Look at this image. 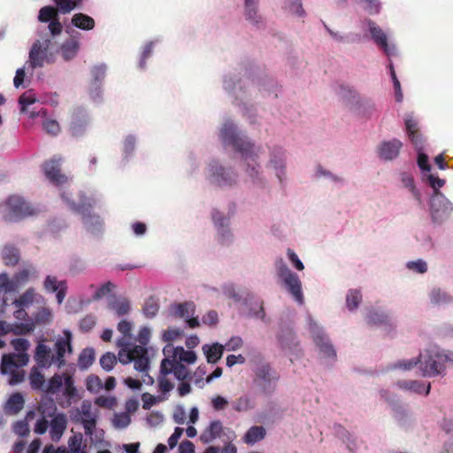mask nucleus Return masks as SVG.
I'll return each instance as SVG.
<instances>
[{
  "label": "nucleus",
  "mask_w": 453,
  "mask_h": 453,
  "mask_svg": "<svg viewBox=\"0 0 453 453\" xmlns=\"http://www.w3.org/2000/svg\"><path fill=\"white\" fill-rule=\"evenodd\" d=\"M35 102L36 98L32 91H27L23 93L19 99L21 112L27 114L30 118H35L36 116L43 117V130L50 135H58L61 131V127L59 123L55 119L47 117V112L44 110H40L38 111H35V110H29V106L34 104Z\"/></svg>",
  "instance_id": "15"
},
{
  "label": "nucleus",
  "mask_w": 453,
  "mask_h": 453,
  "mask_svg": "<svg viewBox=\"0 0 453 453\" xmlns=\"http://www.w3.org/2000/svg\"><path fill=\"white\" fill-rule=\"evenodd\" d=\"M132 328L133 324L126 319H122L118 324V330L123 334L117 342L120 348L118 354L119 361L123 365L134 362V367L136 371L145 372L149 365L148 352L145 348L129 342L132 338Z\"/></svg>",
  "instance_id": "6"
},
{
  "label": "nucleus",
  "mask_w": 453,
  "mask_h": 453,
  "mask_svg": "<svg viewBox=\"0 0 453 453\" xmlns=\"http://www.w3.org/2000/svg\"><path fill=\"white\" fill-rule=\"evenodd\" d=\"M439 189H433L434 192L429 199L430 216L433 222L436 224L446 221L453 211L452 203Z\"/></svg>",
  "instance_id": "16"
},
{
  "label": "nucleus",
  "mask_w": 453,
  "mask_h": 453,
  "mask_svg": "<svg viewBox=\"0 0 453 453\" xmlns=\"http://www.w3.org/2000/svg\"><path fill=\"white\" fill-rule=\"evenodd\" d=\"M95 360V352L93 349H84L78 358V365L80 369L85 370L88 369Z\"/></svg>",
  "instance_id": "58"
},
{
  "label": "nucleus",
  "mask_w": 453,
  "mask_h": 453,
  "mask_svg": "<svg viewBox=\"0 0 453 453\" xmlns=\"http://www.w3.org/2000/svg\"><path fill=\"white\" fill-rule=\"evenodd\" d=\"M365 24L374 43L380 48L387 56H395L397 53L396 46L390 41V36L371 19L366 20Z\"/></svg>",
  "instance_id": "21"
},
{
  "label": "nucleus",
  "mask_w": 453,
  "mask_h": 453,
  "mask_svg": "<svg viewBox=\"0 0 453 453\" xmlns=\"http://www.w3.org/2000/svg\"><path fill=\"white\" fill-rule=\"evenodd\" d=\"M305 323L306 328L319 350L320 358L326 364L334 362L336 358V350L326 334L324 327L310 313H307L305 316Z\"/></svg>",
  "instance_id": "12"
},
{
  "label": "nucleus",
  "mask_w": 453,
  "mask_h": 453,
  "mask_svg": "<svg viewBox=\"0 0 453 453\" xmlns=\"http://www.w3.org/2000/svg\"><path fill=\"white\" fill-rule=\"evenodd\" d=\"M267 160L265 168L271 171L279 184L283 185L288 179V150L281 145H266Z\"/></svg>",
  "instance_id": "14"
},
{
  "label": "nucleus",
  "mask_w": 453,
  "mask_h": 453,
  "mask_svg": "<svg viewBox=\"0 0 453 453\" xmlns=\"http://www.w3.org/2000/svg\"><path fill=\"white\" fill-rule=\"evenodd\" d=\"M89 124V116L88 111L81 107L75 108L73 111L70 123V133L73 136H82Z\"/></svg>",
  "instance_id": "28"
},
{
  "label": "nucleus",
  "mask_w": 453,
  "mask_h": 453,
  "mask_svg": "<svg viewBox=\"0 0 453 453\" xmlns=\"http://www.w3.org/2000/svg\"><path fill=\"white\" fill-rule=\"evenodd\" d=\"M11 343L16 352L3 355L0 371L2 374L9 375V384L17 385L25 379V372L22 368L29 361L27 351L30 344L24 338L14 339Z\"/></svg>",
  "instance_id": "8"
},
{
  "label": "nucleus",
  "mask_w": 453,
  "mask_h": 453,
  "mask_svg": "<svg viewBox=\"0 0 453 453\" xmlns=\"http://www.w3.org/2000/svg\"><path fill=\"white\" fill-rule=\"evenodd\" d=\"M219 138L225 147H231L235 152L240 154L249 181L256 188H263L266 187L268 180L260 164V157L265 152V148L255 144L229 119L222 123L219 132Z\"/></svg>",
  "instance_id": "1"
},
{
  "label": "nucleus",
  "mask_w": 453,
  "mask_h": 453,
  "mask_svg": "<svg viewBox=\"0 0 453 453\" xmlns=\"http://www.w3.org/2000/svg\"><path fill=\"white\" fill-rule=\"evenodd\" d=\"M278 342L280 348L288 355L299 356L301 351L299 342L291 327H281L278 334Z\"/></svg>",
  "instance_id": "26"
},
{
  "label": "nucleus",
  "mask_w": 453,
  "mask_h": 453,
  "mask_svg": "<svg viewBox=\"0 0 453 453\" xmlns=\"http://www.w3.org/2000/svg\"><path fill=\"white\" fill-rule=\"evenodd\" d=\"M165 357L179 363L194 364L196 361V355L193 350H186L183 347H174L172 343L166 344L163 349Z\"/></svg>",
  "instance_id": "30"
},
{
  "label": "nucleus",
  "mask_w": 453,
  "mask_h": 453,
  "mask_svg": "<svg viewBox=\"0 0 453 453\" xmlns=\"http://www.w3.org/2000/svg\"><path fill=\"white\" fill-rule=\"evenodd\" d=\"M265 436V429L261 426H251L245 434L243 441L246 444L253 445L263 440Z\"/></svg>",
  "instance_id": "50"
},
{
  "label": "nucleus",
  "mask_w": 453,
  "mask_h": 453,
  "mask_svg": "<svg viewBox=\"0 0 453 453\" xmlns=\"http://www.w3.org/2000/svg\"><path fill=\"white\" fill-rule=\"evenodd\" d=\"M415 366L418 367V357L398 360L390 365V369L406 372L411 371Z\"/></svg>",
  "instance_id": "60"
},
{
  "label": "nucleus",
  "mask_w": 453,
  "mask_h": 453,
  "mask_svg": "<svg viewBox=\"0 0 453 453\" xmlns=\"http://www.w3.org/2000/svg\"><path fill=\"white\" fill-rule=\"evenodd\" d=\"M169 373H165L162 366L160 365V373L157 377V391L160 393V395H165L169 397V393L173 389L174 384L172 382L168 376Z\"/></svg>",
  "instance_id": "49"
},
{
  "label": "nucleus",
  "mask_w": 453,
  "mask_h": 453,
  "mask_svg": "<svg viewBox=\"0 0 453 453\" xmlns=\"http://www.w3.org/2000/svg\"><path fill=\"white\" fill-rule=\"evenodd\" d=\"M34 273H35V270L32 266L22 268L17 272L12 277L16 290L27 284Z\"/></svg>",
  "instance_id": "53"
},
{
  "label": "nucleus",
  "mask_w": 453,
  "mask_h": 453,
  "mask_svg": "<svg viewBox=\"0 0 453 453\" xmlns=\"http://www.w3.org/2000/svg\"><path fill=\"white\" fill-rule=\"evenodd\" d=\"M131 423V417L127 412H115L113 414L111 424L116 429H125Z\"/></svg>",
  "instance_id": "59"
},
{
  "label": "nucleus",
  "mask_w": 453,
  "mask_h": 453,
  "mask_svg": "<svg viewBox=\"0 0 453 453\" xmlns=\"http://www.w3.org/2000/svg\"><path fill=\"white\" fill-rule=\"evenodd\" d=\"M339 96L344 99L351 107L354 104V103L357 101V99L359 97V94L353 88L347 84H340L339 85V90H338Z\"/></svg>",
  "instance_id": "55"
},
{
  "label": "nucleus",
  "mask_w": 453,
  "mask_h": 453,
  "mask_svg": "<svg viewBox=\"0 0 453 453\" xmlns=\"http://www.w3.org/2000/svg\"><path fill=\"white\" fill-rule=\"evenodd\" d=\"M61 160L60 157L55 156L43 165V172L46 178L53 185L58 187H62L68 181V178L60 172Z\"/></svg>",
  "instance_id": "27"
},
{
  "label": "nucleus",
  "mask_w": 453,
  "mask_h": 453,
  "mask_svg": "<svg viewBox=\"0 0 453 453\" xmlns=\"http://www.w3.org/2000/svg\"><path fill=\"white\" fill-rule=\"evenodd\" d=\"M200 160L194 153H189L187 156L185 162V173L188 178H196L200 171Z\"/></svg>",
  "instance_id": "47"
},
{
  "label": "nucleus",
  "mask_w": 453,
  "mask_h": 453,
  "mask_svg": "<svg viewBox=\"0 0 453 453\" xmlns=\"http://www.w3.org/2000/svg\"><path fill=\"white\" fill-rule=\"evenodd\" d=\"M364 297L360 288H349L345 294V308L351 313L355 314L359 310Z\"/></svg>",
  "instance_id": "38"
},
{
  "label": "nucleus",
  "mask_w": 453,
  "mask_h": 453,
  "mask_svg": "<svg viewBox=\"0 0 453 453\" xmlns=\"http://www.w3.org/2000/svg\"><path fill=\"white\" fill-rule=\"evenodd\" d=\"M217 438H225L226 441H232L235 438V434L233 430L224 427L220 420H213L200 434V440L207 444Z\"/></svg>",
  "instance_id": "23"
},
{
  "label": "nucleus",
  "mask_w": 453,
  "mask_h": 453,
  "mask_svg": "<svg viewBox=\"0 0 453 453\" xmlns=\"http://www.w3.org/2000/svg\"><path fill=\"white\" fill-rule=\"evenodd\" d=\"M54 38L55 37H51L50 35L42 34L40 35V38L32 44L29 50L28 60L23 67L16 71L13 79V85L16 88L21 86L26 87V85H24L26 68L35 70L42 67L45 64H52L55 62L56 55L52 50Z\"/></svg>",
  "instance_id": "5"
},
{
  "label": "nucleus",
  "mask_w": 453,
  "mask_h": 453,
  "mask_svg": "<svg viewBox=\"0 0 453 453\" xmlns=\"http://www.w3.org/2000/svg\"><path fill=\"white\" fill-rule=\"evenodd\" d=\"M83 0H54L58 9L48 5L39 11L38 19L42 23H49L47 29L51 37L59 35L63 26L59 21L58 13L67 14L76 8H80Z\"/></svg>",
  "instance_id": "10"
},
{
  "label": "nucleus",
  "mask_w": 453,
  "mask_h": 453,
  "mask_svg": "<svg viewBox=\"0 0 453 453\" xmlns=\"http://www.w3.org/2000/svg\"><path fill=\"white\" fill-rule=\"evenodd\" d=\"M195 308L192 302L174 303L170 306L169 312L172 316L184 319L190 328H196L199 326V320L197 317H194Z\"/></svg>",
  "instance_id": "25"
},
{
  "label": "nucleus",
  "mask_w": 453,
  "mask_h": 453,
  "mask_svg": "<svg viewBox=\"0 0 453 453\" xmlns=\"http://www.w3.org/2000/svg\"><path fill=\"white\" fill-rule=\"evenodd\" d=\"M1 257L7 265H15L19 260V250L12 244L4 245L1 250Z\"/></svg>",
  "instance_id": "46"
},
{
  "label": "nucleus",
  "mask_w": 453,
  "mask_h": 453,
  "mask_svg": "<svg viewBox=\"0 0 453 453\" xmlns=\"http://www.w3.org/2000/svg\"><path fill=\"white\" fill-rule=\"evenodd\" d=\"M63 201L66 203L71 211L81 215L83 224L88 231L94 234H97L103 231L104 222L102 219L91 213V209L99 202V198L96 196H86L84 193H79L75 198L69 191L64 190L61 193Z\"/></svg>",
  "instance_id": "7"
},
{
  "label": "nucleus",
  "mask_w": 453,
  "mask_h": 453,
  "mask_svg": "<svg viewBox=\"0 0 453 453\" xmlns=\"http://www.w3.org/2000/svg\"><path fill=\"white\" fill-rule=\"evenodd\" d=\"M36 296L37 294L35 288H29L22 295H20L19 298L13 301V305L16 308H28L34 303Z\"/></svg>",
  "instance_id": "51"
},
{
  "label": "nucleus",
  "mask_w": 453,
  "mask_h": 453,
  "mask_svg": "<svg viewBox=\"0 0 453 453\" xmlns=\"http://www.w3.org/2000/svg\"><path fill=\"white\" fill-rule=\"evenodd\" d=\"M107 65L105 64L95 65L90 68V81L88 92L91 100L101 103L103 100L104 83L106 77Z\"/></svg>",
  "instance_id": "19"
},
{
  "label": "nucleus",
  "mask_w": 453,
  "mask_h": 453,
  "mask_svg": "<svg viewBox=\"0 0 453 453\" xmlns=\"http://www.w3.org/2000/svg\"><path fill=\"white\" fill-rule=\"evenodd\" d=\"M204 179L212 187L226 189L237 185L239 175L232 167L225 166L217 158L206 162Z\"/></svg>",
  "instance_id": "11"
},
{
  "label": "nucleus",
  "mask_w": 453,
  "mask_h": 453,
  "mask_svg": "<svg viewBox=\"0 0 453 453\" xmlns=\"http://www.w3.org/2000/svg\"><path fill=\"white\" fill-rule=\"evenodd\" d=\"M71 23L73 27L84 31L93 30L96 27L95 19L82 12L73 14L71 19Z\"/></svg>",
  "instance_id": "43"
},
{
  "label": "nucleus",
  "mask_w": 453,
  "mask_h": 453,
  "mask_svg": "<svg viewBox=\"0 0 453 453\" xmlns=\"http://www.w3.org/2000/svg\"><path fill=\"white\" fill-rule=\"evenodd\" d=\"M339 437L342 439L343 443L346 444L349 451H354L357 449V439L355 435L343 428H340L338 431Z\"/></svg>",
  "instance_id": "64"
},
{
  "label": "nucleus",
  "mask_w": 453,
  "mask_h": 453,
  "mask_svg": "<svg viewBox=\"0 0 453 453\" xmlns=\"http://www.w3.org/2000/svg\"><path fill=\"white\" fill-rule=\"evenodd\" d=\"M160 365L165 373H173L178 380H185L190 376L188 369L183 364L172 360L169 357H165L161 361Z\"/></svg>",
  "instance_id": "32"
},
{
  "label": "nucleus",
  "mask_w": 453,
  "mask_h": 453,
  "mask_svg": "<svg viewBox=\"0 0 453 453\" xmlns=\"http://www.w3.org/2000/svg\"><path fill=\"white\" fill-rule=\"evenodd\" d=\"M278 380V373L267 363L257 365L254 370L253 385L261 393H272Z\"/></svg>",
  "instance_id": "17"
},
{
  "label": "nucleus",
  "mask_w": 453,
  "mask_h": 453,
  "mask_svg": "<svg viewBox=\"0 0 453 453\" xmlns=\"http://www.w3.org/2000/svg\"><path fill=\"white\" fill-rule=\"evenodd\" d=\"M137 143V138L134 134H127L123 140L122 145V161L128 162L134 154Z\"/></svg>",
  "instance_id": "45"
},
{
  "label": "nucleus",
  "mask_w": 453,
  "mask_h": 453,
  "mask_svg": "<svg viewBox=\"0 0 453 453\" xmlns=\"http://www.w3.org/2000/svg\"><path fill=\"white\" fill-rule=\"evenodd\" d=\"M284 9L300 18L305 16V11L303 8L301 0H285Z\"/></svg>",
  "instance_id": "61"
},
{
  "label": "nucleus",
  "mask_w": 453,
  "mask_h": 453,
  "mask_svg": "<svg viewBox=\"0 0 453 453\" xmlns=\"http://www.w3.org/2000/svg\"><path fill=\"white\" fill-rule=\"evenodd\" d=\"M80 47L79 41L73 37H70L59 45L57 52L65 62H70L77 57Z\"/></svg>",
  "instance_id": "35"
},
{
  "label": "nucleus",
  "mask_w": 453,
  "mask_h": 453,
  "mask_svg": "<svg viewBox=\"0 0 453 453\" xmlns=\"http://www.w3.org/2000/svg\"><path fill=\"white\" fill-rule=\"evenodd\" d=\"M50 422V435L53 441H58L67 426V417L65 413L53 414Z\"/></svg>",
  "instance_id": "34"
},
{
  "label": "nucleus",
  "mask_w": 453,
  "mask_h": 453,
  "mask_svg": "<svg viewBox=\"0 0 453 453\" xmlns=\"http://www.w3.org/2000/svg\"><path fill=\"white\" fill-rule=\"evenodd\" d=\"M395 386L403 391L418 394V395H427L431 389L430 383H424L420 380H398L395 383Z\"/></svg>",
  "instance_id": "37"
},
{
  "label": "nucleus",
  "mask_w": 453,
  "mask_h": 453,
  "mask_svg": "<svg viewBox=\"0 0 453 453\" xmlns=\"http://www.w3.org/2000/svg\"><path fill=\"white\" fill-rule=\"evenodd\" d=\"M446 364L453 365V352L430 345L418 356V370L423 377H435L444 372Z\"/></svg>",
  "instance_id": "9"
},
{
  "label": "nucleus",
  "mask_w": 453,
  "mask_h": 453,
  "mask_svg": "<svg viewBox=\"0 0 453 453\" xmlns=\"http://www.w3.org/2000/svg\"><path fill=\"white\" fill-rule=\"evenodd\" d=\"M398 178L401 187L406 189L418 203H421L422 194L416 186L413 174L409 171H401Z\"/></svg>",
  "instance_id": "36"
},
{
  "label": "nucleus",
  "mask_w": 453,
  "mask_h": 453,
  "mask_svg": "<svg viewBox=\"0 0 453 453\" xmlns=\"http://www.w3.org/2000/svg\"><path fill=\"white\" fill-rule=\"evenodd\" d=\"M403 119L406 135L419 132V119L413 112L405 113Z\"/></svg>",
  "instance_id": "56"
},
{
  "label": "nucleus",
  "mask_w": 453,
  "mask_h": 453,
  "mask_svg": "<svg viewBox=\"0 0 453 453\" xmlns=\"http://www.w3.org/2000/svg\"><path fill=\"white\" fill-rule=\"evenodd\" d=\"M224 350L223 344L219 342L203 346V351L206 357L207 362L211 364L217 363L221 358Z\"/></svg>",
  "instance_id": "44"
},
{
  "label": "nucleus",
  "mask_w": 453,
  "mask_h": 453,
  "mask_svg": "<svg viewBox=\"0 0 453 453\" xmlns=\"http://www.w3.org/2000/svg\"><path fill=\"white\" fill-rule=\"evenodd\" d=\"M32 388L42 390L55 395L56 401L62 408L69 407L78 398V390L70 372L55 373L47 382L44 375L34 367L29 375Z\"/></svg>",
  "instance_id": "3"
},
{
  "label": "nucleus",
  "mask_w": 453,
  "mask_h": 453,
  "mask_svg": "<svg viewBox=\"0 0 453 453\" xmlns=\"http://www.w3.org/2000/svg\"><path fill=\"white\" fill-rule=\"evenodd\" d=\"M418 152V165L421 170V178L424 183L428 185L432 189L441 188L445 185V180L439 178V176L431 172V165L428 163V157L423 152Z\"/></svg>",
  "instance_id": "24"
},
{
  "label": "nucleus",
  "mask_w": 453,
  "mask_h": 453,
  "mask_svg": "<svg viewBox=\"0 0 453 453\" xmlns=\"http://www.w3.org/2000/svg\"><path fill=\"white\" fill-rule=\"evenodd\" d=\"M24 403L23 395L20 393L12 395L5 403V412L8 414H17L23 409Z\"/></svg>",
  "instance_id": "48"
},
{
  "label": "nucleus",
  "mask_w": 453,
  "mask_h": 453,
  "mask_svg": "<svg viewBox=\"0 0 453 453\" xmlns=\"http://www.w3.org/2000/svg\"><path fill=\"white\" fill-rule=\"evenodd\" d=\"M364 319L371 326L380 327L389 333L395 328V324L390 313L380 307H369L366 309Z\"/></svg>",
  "instance_id": "20"
},
{
  "label": "nucleus",
  "mask_w": 453,
  "mask_h": 453,
  "mask_svg": "<svg viewBox=\"0 0 453 453\" xmlns=\"http://www.w3.org/2000/svg\"><path fill=\"white\" fill-rule=\"evenodd\" d=\"M16 288L13 279L10 278L7 273H3L0 274V313L4 312L6 305V299L4 295L7 293L15 292Z\"/></svg>",
  "instance_id": "40"
},
{
  "label": "nucleus",
  "mask_w": 453,
  "mask_h": 453,
  "mask_svg": "<svg viewBox=\"0 0 453 453\" xmlns=\"http://www.w3.org/2000/svg\"><path fill=\"white\" fill-rule=\"evenodd\" d=\"M245 19L257 28L265 27V19L259 12V9L244 12Z\"/></svg>",
  "instance_id": "57"
},
{
  "label": "nucleus",
  "mask_w": 453,
  "mask_h": 453,
  "mask_svg": "<svg viewBox=\"0 0 453 453\" xmlns=\"http://www.w3.org/2000/svg\"><path fill=\"white\" fill-rule=\"evenodd\" d=\"M405 267L415 273L424 274L428 270L427 263L424 259L410 260L406 262Z\"/></svg>",
  "instance_id": "62"
},
{
  "label": "nucleus",
  "mask_w": 453,
  "mask_h": 453,
  "mask_svg": "<svg viewBox=\"0 0 453 453\" xmlns=\"http://www.w3.org/2000/svg\"><path fill=\"white\" fill-rule=\"evenodd\" d=\"M403 149V142L396 138L381 140L376 146V155L382 162H393L396 160Z\"/></svg>",
  "instance_id": "22"
},
{
  "label": "nucleus",
  "mask_w": 453,
  "mask_h": 453,
  "mask_svg": "<svg viewBox=\"0 0 453 453\" xmlns=\"http://www.w3.org/2000/svg\"><path fill=\"white\" fill-rule=\"evenodd\" d=\"M358 115L363 117H371L378 110L376 103L368 97H359L351 107Z\"/></svg>",
  "instance_id": "39"
},
{
  "label": "nucleus",
  "mask_w": 453,
  "mask_h": 453,
  "mask_svg": "<svg viewBox=\"0 0 453 453\" xmlns=\"http://www.w3.org/2000/svg\"><path fill=\"white\" fill-rule=\"evenodd\" d=\"M72 341V332L65 329L62 335L55 338L53 349L42 342L38 343L35 352V360L37 365L42 368L54 365L60 369L65 366L67 357L73 354Z\"/></svg>",
  "instance_id": "4"
},
{
  "label": "nucleus",
  "mask_w": 453,
  "mask_h": 453,
  "mask_svg": "<svg viewBox=\"0 0 453 453\" xmlns=\"http://www.w3.org/2000/svg\"><path fill=\"white\" fill-rule=\"evenodd\" d=\"M255 407V398L250 395H243L233 403V408L238 412L248 411Z\"/></svg>",
  "instance_id": "52"
},
{
  "label": "nucleus",
  "mask_w": 453,
  "mask_h": 453,
  "mask_svg": "<svg viewBox=\"0 0 453 453\" xmlns=\"http://www.w3.org/2000/svg\"><path fill=\"white\" fill-rule=\"evenodd\" d=\"M217 230V239L222 244H229L233 242V234L229 224L215 227Z\"/></svg>",
  "instance_id": "63"
},
{
  "label": "nucleus",
  "mask_w": 453,
  "mask_h": 453,
  "mask_svg": "<svg viewBox=\"0 0 453 453\" xmlns=\"http://www.w3.org/2000/svg\"><path fill=\"white\" fill-rule=\"evenodd\" d=\"M222 88L232 100V104H240L243 100L253 99V92L261 93L263 97H278L279 88L276 82L268 76L254 79L250 86H246L239 74L226 73L222 78Z\"/></svg>",
  "instance_id": "2"
},
{
  "label": "nucleus",
  "mask_w": 453,
  "mask_h": 453,
  "mask_svg": "<svg viewBox=\"0 0 453 453\" xmlns=\"http://www.w3.org/2000/svg\"><path fill=\"white\" fill-rule=\"evenodd\" d=\"M427 297L429 303L434 307L447 306L453 302L452 295L446 289L438 286L432 287L429 289Z\"/></svg>",
  "instance_id": "31"
},
{
  "label": "nucleus",
  "mask_w": 453,
  "mask_h": 453,
  "mask_svg": "<svg viewBox=\"0 0 453 453\" xmlns=\"http://www.w3.org/2000/svg\"><path fill=\"white\" fill-rule=\"evenodd\" d=\"M42 413L43 417L39 418L35 426V433L38 434H43L46 433L50 426L49 421L46 419V416L51 417L57 411L55 403L50 401V407L46 410L43 406H41Z\"/></svg>",
  "instance_id": "42"
},
{
  "label": "nucleus",
  "mask_w": 453,
  "mask_h": 453,
  "mask_svg": "<svg viewBox=\"0 0 453 453\" xmlns=\"http://www.w3.org/2000/svg\"><path fill=\"white\" fill-rule=\"evenodd\" d=\"M9 213L5 216L11 221H18L36 215L38 208L19 196H12L6 201Z\"/></svg>",
  "instance_id": "18"
},
{
  "label": "nucleus",
  "mask_w": 453,
  "mask_h": 453,
  "mask_svg": "<svg viewBox=\"0 0 453 453\" xmlns=\"http://www.w3.org/2000/svg\"><path fill=\"white\" fill-rule=\"evenodd\" d=\"M81 424L86 435H92L99 417L97 409L93 408L88 401H83L81 406Z\"/></svg>",
  "instance_id": "29"
},
{
  "label": "nucleus",
  "mask_w": 453,
  "mask_h": 453,
  "mask_svg": "<svg viewBox=\"0 0 453 453\" xmlns=\"http://www.w3.org/2000/svg\"><path fill=\"white\" fill-rule=\"evenodd\" d=\"M259 96L264 98L261 96V93L257 90L256 92H253V99L250 100H243V103L240 104H234L235 106L239 107L242 117L249 121L250 124H257V114L255 105L253 104V102H259ZM274 99L273 97H272Z\"/></svg>",
  "instance_id": "33"
},
{
  "label": "nucleus",
  "mask_w": 453,
  "mask_h": 453,
  "mask_svg": "<svg viewBox=\"0 0 453 453\" xmlns=\"http://www.w3.org/2000/svg\"><path fill=\"white\" fill-rule=\"evenodd\" d=\"M275 274L288 294L299 304L304 303L302 282L299 276L293 273L282 257H277L274 261Z\"/></svg>",
  "instance_id": "13"
},
{
  "label": "nucleus",
  "mask_w": 453,
  "mask_h": 453,
  "mask_svg": "<svg viewBox=\"0 0 453 453\" xmlns=\"http://www.w3.org/2000/svg\"><path fill=\"white\" fill-rule=\"evenodd\" d=\"M250 301V307L249 315L257 319L264 320L265 318V312L264 310V303L258 298H256L252 294L248 293L245 298V304L249 305L248 302Z\"/></svg>",
  "instance_id": "41"
},
{
  "label": "nucleus",
  "mask_w": 453,
  "mask_h": 453,
  "mask_svg": "<svg viewBox=\"0 0 453 453\" xmlns=\"http://www.w3.org/2000/svg\"><path fill=\"white\" fill-rule=\"evenodd\" d=\"M109 308L118 316H123L129 312L130 303L125 297H119L109 303Z\"/></svg>",
  "instance_id": "54"
}]
</instances>
